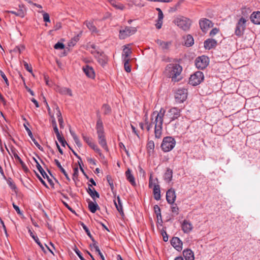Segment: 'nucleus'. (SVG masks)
<instances>
[{
    "mask_svg": "<svg viewBox=\"0 0 260 260\" xmlns=\"http://www.w3.org/2000/svg\"><path fill=\"white\" fill-rule=\"evenodd\" d=\"M181 110L176 107L170 108L167 112L166 110L161 108L159 112L155 111L151 115V122L147 121V116H145V124L147 125V130L149 131L155 124L154 133L156 138H160L162 134V124L164 120L166 124H170L172 121L178 119L181 116Z\"/></svg>",
    "mask_w": 260,
    "mask_h": 260,
    "instance_id": "obj_1",
    "label": "nucleus"
},
{
    "mask_svg": "<svg viewBox=\"0 0 260 260\" xmlns=\"http://www.w3.org/2000/svg\"><path fill=\"white\" fill-rule=\"evenodd\" d=\"M182 71V67L179 64L170 63L166 66L165 74L168 77L171 78L172 81L178 82L181 79L180 74Z\"/></svg>",
    "mask_w": 260,
    "mask_h": 260,
    "instance_id": "obj_2",
    "label": "nucleus"
},
{
    "mask_svg": "<svg viewBox=\"0 0 260 260\" xmlns=\"http://www.w3.org/2000/svg\"><path fill=\"white\" fill-rule=\"evenodd\" d=\"M96 129L99 144L106 151H108L109 149L105 136L103 122L100 118H99L97 120Z\"/></svg>",
    "mask_w": 260,
    "mask_h": 260,
    "instance_id": "obj_3",
    "label": "nucleus"
},
{
    "mask_svg": "<svg viewBox=\"0 0 260 260\" xmlns=\"http://www.w3.org/2000/svg\"><path fill=\"white\" fill-rule=\"evenodd\" d=\"M173 22L184 30H188L191 24V21L189 19L183 16L176 17Z\"/></svg>",
    "mask_w": 260,
    "mask_h": 260,
    "instance_id": "obj_4",
    "label": "nucleus"
},
{
    "mask_svg": "<svg viewBox=\"0 0 260 260\" xmlns=\"http://www.w3.org/2000/svg\"><path fill=\"white\" fill-rule=\"evenodd\" d=\"M176 144L175 140L172 137H166L163 139L161 148L164 152H169L172 150Z\"/></svg>",
    "mask_w": 260,
    "mask_h": 260,
    "instance_id": "obj_5",
    "label": "nucleus"
},
{
    "mask_svg": "<svg viewBox=\"0 0 260 260\" xmlns=\"http://www.w3.org/2000/svg\"><path fill=\"white\" fill-rule=\"evenodd\" d=\"M82 137L83 140L91 149H92L95 152L98 153L101 157L103 156L100 148L98 147L97 145L93 142L92 138L88 137L84 134H82Z\"/></svg>",
    "mask_w": 260,
    "mask_h": 260,
    "instance_id": "obj_6",
    "label": "nucleus"
},
{
    "mask_svg": "<svg viewBox=\"0 0 260 260\" xmlns=\"http://www.w3.org/2000/svg\"><path fill=\"white\" fill-rule=\"evenodd\" d=\"M247 20L241 17L237 22L235 28V34L237 36L240 37L244 34V30L246 27V22Z\"/></svg>",
    "mask_w": 260,
    "mask_h": 260,
    "instance_id": "obj_7",
    "label": "nucleus"
},
{
    "mask_svg": "<svg viewBox=\"0 0 260 260\" xmlns=\"http://www.w3.org/2000/svg\"><path fill=\"white\" fill-rule=\"evenodd\" d=\"M136 31L137 29L136 27L126 26L124 29L119 30V39H125L128 37L134 34Z\"/></svg>",
    "mask_w": 260,
    "mask_h": 260,
    "instance_id": "obj_8",
    "label": "nucleus"
},
{
    "mask_svg": "<svg viewBox=\"0 0 260 260\" xmlns=\"http://www.w3.org/2000/svg\"><path fill=\"white\" fill-rule=\"evenodd\" d=\"M204 75L202 72H196L189 78V83L193 86L199 84L204 79Z\"/></svg>",
    "mask_w": 260,
    "mask_h": 260,
    "instance_id": "obj_9",
    "label": "nucleus"
},
{
    "mask_svg": "<svg viewBox=\"0 0 260 260\" xmlns=\"http://www.w3.org/2000/svg\"><path fill=\"white\" fill-rule=\"evenodd\" d=\"M209 63V58L205 55L197 57L195 61L196 67L201 70L204 69Z\"/></svg>",
    "mask_w": 260,
    "mask_h": 260,
    "instance_id": "obj_10",
    "label": "nucleus"
},
{
    "mask_svg": "<svg viewBox=\"0 0 260 260\" xmlns=\"http://www.w3.org/2000/svg\"><path fill=\"white\" fill-rule=\"evenodd\" d=\"M187 94V89L185 88L178 89L175 95L176 102L178 103H183L186 99Z\"/></svg>",
    "mask_w": 260,
    "mask_h": 260,
    "instance_id": "obj_11",
    "label": "nucleus"
},
{
    "mask_svg": "<svg viewBox=\"0 0 260 260\" xmlns=\"http://www.w3.org/2000/svg\"><path fill=\"white\" fill-rule=\"evenodd\" d=\"M201 29L204 32H206L208 29L213 25L212 22L206 18L201 19L199 21Z\"/></svg>",
    "mask_w": 260,
    "mask_h": 260,
    "instance_id": "obj_12",
    "label": "nucleus"
},
{
    "mask_svg": "<svg viewBox=\"0 0 260 260\" xmlns=\"http://www.w3.org/2000/svg\"><path fill=\"white\" fill-rule=\"evenodd\" d=\"M171 244L178 251H181L182 249V242L178 237H174L172 238L171 240Z\"/></svg>",
    "mask_w": 260,
    "mask_h": 260,
    "instance_id": "obj_13",
    "label": "nucleus"
},
{
    "mask_svg": "<svg viewBox=\"0 0 260 260\" xmlns=\"http://www.w3.org/2000/svg\"><path fill=\"white\" fill-rule=\"evenodd\" d=\"M175 190L173 188L169 189L166 192V200L169 204H172L176 199Z\"/></svg>",
    "mask_w": 260,
    "mask_h": 260,
    "instance_id": "obj_14",
    "label": "nucleus"
},
{
    "mask_svg": "<svg viewBox=\"0 0 260 260\" xmlns=\"http://www.w3.org/2000/svg\"><path fill=\"white\" fill-rule=\"evenodd\" d=\"M181 228L185 233H189L192 230V224L188 220H184L182 224Z\"/></svg>",
    "mask_w": 260,
    "mask_h": 260,
    "instance_id": "obj_15",
    "label": "nucleus"
},
{
    "mask_svg": "<svg viewBox=\"0 0 260 260\" xmlns=\"http://www.w3.org/2000/svg\"><path fill=\"white\" fill-rule=\"evenodd\" d=\"M82 69L84 73L88 77L91 79H93L94 78L95 73L93 68L91 67H90L88 65H86L83 67Z\"/></svg>",
    "mask_w": 260,
    "mask_h": 260,
    "instance_id": "obj_16",
    "label": "nucleus"
},
{
    "mask_svg": "<svg viewBox=\"0 0 260 260\" xmlns=\"http://www.w3.org/2000/svg\"><path fill=\"white\" fill-rule=\"evenodd\" d=\"M155 42L164 51L168 50L171 45V42H165L159 39L156 40Z\"/></svg>",
    "mask_w": 260,
    "mask_h": 260,
    "instance_id": "obj_17",
    "label": "nucleus"
},
{
    "mask_svg": "<svg viewBox=\"0 0 260 260\" xmlns=\"http://www.w3.org/2000/svg\"><path fill=\"white\" fill-rule=\"evenodd\" d=\"M217 45V41L213 39H208L204 42V47L210 50L215 48Z\"/></svg>",
    "mask_w": 260,
    "mask_h": 260,
    "instance_id": "obj_18",
    "label": "nucleus"
},
{
    "mask_svg": "<svg viewBox=\"0 0 260 260\" xmlns=\"http://www.w3.org/2000/svg\"><path fill=\"white\" fill-rule=\"evenodd\" d=\"M154 198L158 201L160 199V190L159 185L156 182L154 183V188H153Z\"/></svg>",
    "mask_w": 260,
    "mask_h": 260,
    "instance_id": "obj_19",
    "label": "nucleus"
},
{
    "mask_svg": "<svg viewBox=\"0 0 260 260\" xmlns=\"http://www.w3.org/2000/svg\"><path fill=\"white\" fill-rule=\"evenodd\" d=\"M87 191L88 194L90 196V197L92 198L93 200H95V197L99 198V193L92 187V185L88 184V189H87Z\"/></svg>",
    "mask_w": 260,
    "mask_h": 260,
    "instance_id": "obj_20",
    "label": "nucleus"
},
{
    "mask_svg": "<svg viewBox=\"0 0 260 260\" xmlns=\"http://www.w3.org/2000/svg\"><path fill=\"white\" fill-rule=\"evenodd\" d=\"M251 21L255 24H260V12H254L250 16Z\"/></svg>",
    "mask_w": 260,
    "mask_h": 260,
    "instance_id": "obj_21",
    "label": "nucleus"
},
{
    "mask_svg": "<svg viewBox=\"0 0 260 260\" xmlns=\"http://www.w3.org/2000/svg\"><path fill=\"white\" fill-rule=\"evenodd\" d=\"M183 256L185 260H194V253L190 249H186L183 251Z\"/></svg>",
    "mask_w": 260,
    "mask_h": 260,
    "instance_id": "obj_22",
    "label": "nucleus"
},
{
    "mask_svg": "<svg viewBox=\"0 0 260 260\" xmlns=\"http://www.w3.org/2000/svg\"><path fill=\"white\" fill-rule=\"evenodd\" d=\"M28 233L30 236L32 238L34 241L37 243V244L40 246L42 250L44 252L46 253L45 247L40 242L39 239L37 236H35L33 232L31 231L30 229L28 230Z\"/></svg>",
    "mask_w": 260,
    "mask_h": 260,
    "instance_id": "obj_23",
    "label": "nucleus"
},
{
    "mask_svg": "<svg viewBox=\"0 0 260 260\" xmlns=\"http://www.w3.org/2000/svg\"><path fill=\"white\" fill-rule=\"evenodd\" d=\"M6 12L7 13L14 14L15 16L20 17L21 18H23L25 16V12L24 10L21 8H20L19 9H16V10L7 11Z\"/></svg>",
    "mask_w": 260,
    "mask_h": 260,
    "instance_id": "obj_24",
    "label": "nucleus"
},
{
    "mask_svg": "<svg viewBox=\"0 0 260 260\" xmlns=\"http://www.w3.org/2000/svg\"><path fill=\"white\" fill-rule=\"evenodd\" d=\"M125 176L127 180L131 183V184L135 186L136 185L135 178L129 169L126 171Z\"/></svg>",
    "mask_w": 260,
    "mask_h": 260,
    "instance_id": "obj_25",
    "label": "nucleus"
},
{
    "mask_svg": "<svg viewBox=\"0 0 260 260\" xmlns=\"http://www.w3.org/2000/svg\"><path fill=\"white\" fill-rule=\"evenodd\" d=\"M173 176V171L171 169L168 168L164 175V180L168 183H170Z\"/></svg>",
    "mask_w": 260,
    "mask_h": 260,
    "instance_id": "obj_26",
    "label": "nucleus"
},
{
    "mask_svg": "<svg viewBox=\"0 0 260 260\" xmlns=\"http://www.w3.org/2000/svg\"><path fill=\"white\" fill-rule=\"evenodd\" d=\"M107 1L113 7H114L116 9L123 10L124 8V6L122 4L119 3L115 0Z\"/></svg>",
    "mask_w": 260,
    "mask_h": 260,
    "instance_id": "obj_27",
    "label": "nucleus"
},
{
    "mask_svg": "<svg viewBox=\"0 0 260 260\" xmlns=\"http://www.w3.org/2000/svg\"><path fill=\"white\" fill-rule=\"evenodd\" d=\"M37 168L38 170H39V171L40 172V173L42 175V176L44 178H47L48 182L50 183H52V181L51 179L49 178V176H48L47 173L45 172V171L43 170V169L42 168L40 164H38V165L37 166Z\"/></svg>",
    "mask_w": 260,
    "mask_h": 260,
    "instance_id": "obj_28",
    "label": "nucleus"
},
{
    "mask_svg": "<svg viewBox=\"0 0 260 260\" xmlns=\"http://www.w3.org/2000/svg\"><path fill=\"white\" fill-rule=\"evenodd\" d=\"M54 162H55L56 165L57 166V167L59 169L61 172L63 174V175L65 176L66 179L68 180H70V179L67 173L66 172L65 170L62 168V167L61 166V165L60 163L59 162V161H58V160L55 159Z\"/></svg>",
    "mask_w": 260,
    "mask_h": 260,
    "instance_id": "obj_29",
    "label": "nucleus"
},
{
    "mask_svg": "<svg viewBox=\"0 0 260 260\" xmlns=\"http://www.w3.org/2000/svg\"><path fill=\"white\" fill-rule=\"evenodd\" d=\"M132 53V51L130 48L128 47L125 46L123 50L122 53V57L123 60H126V59H129V56Z\"/></svg>",
    "mask_w": 260,
    "mask_h": 260,
    "instance_id": "obj_30",
    "label": "nucleus"
},
{
    "mask_svg": "<svg viewBox=\"0 0 260 260\" xmlns=\"http://www.w3.org/2000/svg\"><path fill=\"white\" fill-rule=\"evenodd\" d=\"M88 208L91 212L94 213L99 209V206L96 203H94L92 201L88 202Z\"/></svg>",
    "mask_w": 260,
    "mask_h": 260,
    "instance_id": "obj_31",
    "label": "nucleus"
},
{
    "mask_svg": "<svg viewBox=\"0 0 260 260\" xmlns=\"http://www.w3.org/2000/svg\"><path fill=\"white\" fill-rule=\"evenodd\" d=\"M117 199L118 202L117 203H116V201H114V204L116 206V208L120 214H123L122 203L120 199V197L118 196Z\"/></svg>",
    "mask_w": 260,
    "mask_h": 260,
    "instance_id": "obj_32",
    "label": "nucleus"
},
{
    "mask_svg": "<svg viewBox=\"0 0 260 260\" xmlns=\"http://www.w3.org/2000/svg\"><path fill=\"white\" fill-rule=\"evenodd\" d=\"M194 40L193 37L190 35H187L185 38V45L187 47H190L192 46Z\"/></svg>",
    "mask_w": 260,
    "mask_h": 260,
    "instance_id": "obj_33",
    "label": "nucleus"
},
{
    "mask_svg": "<svg viewBox=\"0 0 260 260\" xmlns=\"http://www.w3.org/2000/svg\"><path fill=\"white\" fill-rule=\"evenodd\" d=\"M148 153L150 154L153 152L154 149V143L153 141H149L147 144Z\"/></svg>",
    "mask_w": 260,
    "mask_h": 260,
    "instance_id": "obj_34",
    "label": "nucleus"
},
{
    "mask_svg": "<svg viewBox=\"0 0 260 260\" xmlns=\"http://www.w3.org/2000/svg\"><path fill=\"white\" fill-rule=\"evenodd\" d=\"M107 57L104 54L103 52L101 53L100 56L98 59L99 63H101L102 66H104L107 63Z\"/></svg>",
    "mask_w": 260,
    "mask_h": 260,
    "instance_id": "obj_35",
    "label": "nucleus"
},
{
    "mask_svg": "<svg viewBox=\"0 0 260 260\" xmlns=\"http://www.w3.org/2000/svg\"><path fill=\"white\" fill-rule=\"evenodd\" d=\"M84 23L87 26V28L92 32H96L97 31L96 28L92 22L86 21Z\"/></svg>",
    "mask_w": 260,
    "mask_h": 260,
    "instance_id": "obj_36",
    "label": "nucleus"
},
{
    "mask_svg": "<svg viewBox=\"0 0 260 260\" xmlns=\"http://www.w3.org/2000/svg\"><path fill=\"white\" fill-rule=\"evenodd\" d=\"M154 210L155 213L156 215L157 220L160 219L161 222H162L160 209L159 207V206L157 205H155L154 206Z\"/></svg>",
    "mask_w": 260,
    "mask_h": 260,
    "instance_id": "obj_37",
    "label": "nucleus"
},
{
    "mask_svg": "<svg viewBox=\"0 0 260 260\" xmlns=\"http://www.w3.org/2000/svg\"><path fill=\"white\" fill-rule=\"evenodd\" d=\"M81 225L82 226L83 229L84 230L85 232H86V234L88 236V237L90 238V239L92 240V242H95V240L91 235L88 228L87 227V226L83 222L81 223Z\"/></svg>",
    "mask_w": 260,
    "mask_h": 260,
    "instance_id": "obj_38",
    "label": "nucleus"
},
{
    "mask_svg": "<svg viewBox=\"0 0 260 260\" xmlns=\"http://www.w3.org/2000/svg\"><path fill=\"white\" fill-rule=\"evenodd\" d=\"M59 92L62 94H68L70 96H72V90L66 87H63L60 89Z\"/></svg>",
    "mask_w": 260,
    "mask_h": 260,
    "instance_id": "obj_39",
    "label": "nucleus"
},
{
    "mask_svg": "<svg viewBox=\"0 0 260 260\" xmlns=\"http://www.w3.org/2000/svg\"><path fill=\"white\" fill-rule=\"evenodd\" d=\"M102 110L105 115L109 114L111 112V109L109 105L104 104L102 106Z\"/></svg>",
    "mask_w": 260,
    "mask_h": 260,
    "instance_id": "obj_40",
    "label": "nucleus"
},
{
    "mask_svg": "<svg viewBox=\"0 0 260 260\" xmlns=\"http://www.w3.org/2000/svg\"><path fill=\"white\" fill-rule=\"evenodd\" d=\"M124 67L125 71L127 73H129L131 71V67L129 64V59H126V60H123Z\"/></svg>",
    "mask_w": 260,
    "mask_h": 260,
    "instance_id": "obj_41",
    "label": "nucleus"
},
{
    "mask_svg": "<svg viewBox=\"0 0 260 260\" xmlns=\"http://www.w3.org/2000/svg\"><path fill=\"white\" fill-rule=\"evenodd\" d=\"M81 34V32L80 34L78 35L77 36L74 37L72 39L71 42L69 43V46H74L76 44V43L79 41Z\"/></svg>",
    "mask_w": 260,
    "mask_h": 260,
    "instance_id": "obj_42",
    "label": "nucleus"
},
{
    "mask_svg": "<svg viewBox=\"0 0 260 260\" xmlns=\"http://www.w3.org/2000/svg\"><path fill=\"white\" fill-rule=\"evenodd\" d=\"M156 182L157 184H158V179L157 178H155L154 179H153L152 175L151 174L149 177V188H154V183Z\"/></svg>",
    "mask_w": 260,
    "mask_h": 260,
    "instance_id": "obj_43",
    "label": "nucleus"
},
{
    "mask_svg": "<svg viewBox=\"0 0 260 260\" xmlns=\"http://www.w3.org/2000/svg\"><path fill=\"white\" fill-rule=\"evenodd\" d=\"M11 152L13 154L14 157L15 158V159H17V160H18L19 163L22 161V159L20 158V157L17 154V150L15 148H11Z\"/></svg>",
    "mask_w": 260,
    "mask_h": 260,
    "instance_id": "obj_44",
    "label": "nucleus"
},
{
    "mask_svg": "<svg viewBox=\"0 0 260 260\" xmlns=\"http://www.w3.org/2000/svg\"><path fill=\"white\" fill-rule=\"evenodd\" d=\"M7 183L12 189L14 190L16 188L15 184L11 178L8 179Z\"/></svg>",
    "mask_w": 260,
    "mask_h": 260,
    "instance_id": "obj_45",
    "label": "nucleus"
},
{
    "mask_svg": "<svg viewBox=\"0 0 260 260\" xmlns=\"http://www.w3.org/2000/svg\"><path fill=\"white\" fill-rule=\"evenodd\" d=\"M107 181L110 186L111 190H113L114 189V184L113 183V180H112L111 176L110 175H107Z\"/></svg>",
    "mask_w": 260,
    "mask_h": 260,
    "instance_id": "obj_46",
    "label": "nucleus"
},
{
    "mask_svg": "<svg viewBox=\"0 0 260 260\" xmlns=\"http://www.w3.org/2000/svg\"><path fill=\"white\" fill-rule=\"evenodd\" d=\"M171 211L173 213L178 215L179 213V208H178L176 204H172L171 206Z\"/></svg>",
    "mask_w": 260,
    "mask_h": 260,
    "instance_id": "obj_47",
    "label": "nucleus"
},
{
    "mask_svg": "<svg viewBox=\"0 0 260 260\" xmlns=\"http://www.w3.org/2000/svg\"><path fill=\"white\" fill-rule=\"evenodd\" d=\"M70 132L75 143L80 141L79 139L78 138L76 134L74 132H73L71 129H70Z\"/></svg>",
    "mask_w": 260,
    "mask_h": 260,
    "instance_id": "obj_48",
    "label": "nucleus"
},
{
    "mask_svg": "<svg viewBox=\"0 0 260 260\" xmlns=\"http://www.w3.org/2000/svg\"><path fill=\"white\" fill-rule=\"evenodd\" d=\"M54 47L55 49H62L64 48V45L62 43L57 42L55 44Z\"/></svg>",
    "mask_w": 260,
    "mask_h": 260,
    "instance_id": "obj_49",
    "label": "nucleus"
},
{
    "mask_svg": "<svg viewBox=\"0 0 260 260\" xmlns=\"http://www.w3.org/2000/svg\"><path fill=\"white\" fill-rule=\"evenodd\" d=\"M161 234L163 237V240L165 242L168 241V236L167 232L164 230H161Z\"/></svg>",
    "mask_w": 260,
    "mask_h": 260,
    "instance_id": "obj_50",
    "label": "nucleus"
},
{
    "mask_svg": "<svg viewBox=\"0 0 260 260\" xmlns=\"http://www.w3.org/2000/svg\"><path fill=\"white\" fill-rule=\"evenodd\" d=\"M43 20L45 22H50L49 15L48 13L44 12L43 14Z\"/></svg>",
    "mask_w": 260,
    "mask_h": 260,
    "instance_id": "obj_51",
    "label": "nucleus"
},
{
    "mask_svg": "<svg viewBox=\"0 0 260 260\" xmlns=\"http://www.w3.org/2000/svg\"><path fill=\"white\" fill-rule=\"evenodd\" d=\"M0 74L1 75V77L3 78V79L4 80L6 85L7 86H9V81H8V80L6 77V76L5 75V74H4V73L2 71H0Z\"/></svg>",
    "mask_w": 260,
    "mask_h": 260,
    "instance_id": "obj_52",
    "label": "nucleus"
},
{
    "mask_svg": "<svg viewBox=\"0 0 260 260\" xmlns=\"http://www.w3.org/2000/svg\"><path fill=\"white\" fill-rule=\"evenodd\" d=\"M24 67L28 72L32 73V69L31 66L29 65L26 62H24Z\"/></svg>",
    "mask_w": 260,
    "mask_h": 260,
    "instance_id": "obj_53",
    "label": "nucleus"
},
{
    "mask_svg": "<svg viewBox=\"0 0 260 260\" xmlns=\"http://www.w3.org/2000/svg\"><path fill=\"white\" fill-rule=\"evenodd\" d=\"M156 10L158 11V18L159 19V21H160L161 19H163L164 18L162 12L159 8H157Z\"/></svg>",
    "mask_w": 260,
    "mask_h": 260,
    "instance_id": "obj_54",
    "label": "nucleus"
},
{
    "mask_svg": "<svg viewBox=\"0 0 260 260\" xmlns=\"http://www.w3.org/2000/svg\"><path fill=\"white\" fill-rule=\"evenodd\" d=\"M32 142L34 143L35 145L39 149H40L41 151H43V147L38 143V142L36 141V140L32 137L31 138Z\"/></svg>",
    "mask_w": 260,
    "mask_h": 260,
    "instance_id": "obj_55",
    "label": "nucleus"
},
{
    "mask_svg": "<svg viewBox=\"0 0 260 260\" xmlns=\"http://www.w3.org/2000/svg\"><path fill=\"white\" fill-rule=\"evenodd\" d=\"M119 147L121 149H122L125 152V153L127 154V155L129 156V152L127 150V149H126V148H125V146L124 145V144L122 142H120V143H119Z\"/></svg>",
    "mask_w": 260,
    "mask_h": 260,
    "instance_id": "obj_56",
    "label": "nucleus"
},
{
    "mask_svg": "<svg viewBox=\"0 0 260 260\" xmlns=\"http://www.w3.org/2000/svg\"><path fill=\"white\" fill-rule=\"evenodd\" d=\"M219 31V29L217 28H213L210 32V35L211 36H215V35H216Z\"/></svg>",
    "mask_w": 260,
    "mask_h": 260,
    "instance_id": "obj_57",
    "label": "nucleus"
},
{
    "mask_svg": "<svg viewBox=\"0 0 260 260\" xmlns=\"http://www.w3.org/2000/svg\"><path fill=\"white\" fill-rule=\"evenodd\" d=\"M87 159V161L91 165H94V166H95L96 164V161L94 159H93L92 158H90V157H87L86 158Z\"/></svg>",
    "mask_w": 260,
    "mask_h": 260,
    "instance_id": "obj_58",
    "label": "nucleus"
},
{
    "mask_svg": "<svg viewBox=\"0 0 260 260\" xmlns=\"http://www.w3.org/2000/svg\"><path fill=\"white\" fill-rule=\"evenodd\" d=\"M55 108L57 110V113H56V116L58 118V120L60 118H62V116H61V112L59 109V107H58V106L56 105L55 106Z\"/></svg>",
    "mask_w": 260,
    "mask_h": 260,
    "instance_id": "obj_59",
    "label": "nucleus"
},
{
    "mask_svg": "<svg viewBox=\"0 0 260 260\" xmlns=\"http://www.w3.org/2000/svg\"><path fill=\"white\" fill-rule=\"evenodd\" d=\"M20 164L24 172H27L29 171L28 168L23 161H21Z\"/></svg>",
    "mask_w": 260,
    "mask_h": 260,
    "instance_id": "obj_60",
    "label": "nucleus"
},
{
    "mask_svg": "<svg viewBox=\"0 0 260 260\" xmlns=\"http://www.w3.org/2000/svg\"><path fill=\"white\" fill-rule=\"evenodd\" d=\"M96 252H97L98 253V254L100 255L101 258L102 260H105V257H104L103 254H102V253L100 251V250L99 247H96Z\"/></svg>",
    "mask_w": 260,
    "mask_h": 260,
    "instance_id": "obj_61",
    "label": "nucleus"
},
{
    "mask_svg": "<svg viewBox=\"0 0 260 260\" xmlns=\"http://www.w3.org/2000/svg\"><path fill=\"white\" fill-rule=\"evenodd\" d=\"M162 24V19H161L160 21H159V19L158 18L157 22L156 24V27L157 29H160L161 27Z\"/></svg>",
    "mask_w": 260,
    "mask_h": 260,
    "instance_id": "obj_62",
    "label": "nucleus"
},
{
    "mask_svg": "<svg viewBox=\"0 0 260 260\" xmlns=\"http://www.w3.org/2000/svg\"><path fill=\"white\" fill-rule=\"evenodd\" d=\"M13 208L15 209V210H16V211L17 212V213L18 214H22V213L18 206L16 205L14 203H13Z\"/></svg>",
    "mask_w": 260,
    "mask_h": 260,
    "instance_id": "obj_63",
    "label": "nucleus"
},
{
    "mask_svg": "<svg viewBox=\"0 0 260 260\" xmlns=\"http://www.w3.org/2000/svg\"><path fill=\"white\" fill-rule=\"evenodd\" d=\"M61 23L60 22H57L54 26V29L55 30H57L61 28Z\"/></svg>",
    "mask_w": 260,
    "mask_h": 260,
    "instance_id": "obj_64",
    "label": "nucleus"
}]
</instances>
